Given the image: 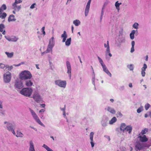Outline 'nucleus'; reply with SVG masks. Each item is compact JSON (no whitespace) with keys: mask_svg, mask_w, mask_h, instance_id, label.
<instances>
[{"mask_svg":"<svg viewBox=\"0 0 151 151\" xmlns=\"http://www.w3.org/2000/svg\"><path fill=\"white\" fill-rule=\"evenodd\" d=\"M104 46L105 48H106V49H110L109 46V41H107V43L104 44Z\"/></svg>","mask_w":151,"mask_h":151,"instance_id":"nucleus-46","label":"nucleus"},{"mask_svg":"<svg viewBox=\"0 0 151 151\" xmlns=\"http://www.w3.org/2000/svg\"><path fill=\"white\" fill-rule=\"evenodd\" d=\"M36 5V4L35 3H34L32 5H31V6H30V8L31 9H33L35 8V5Z\"/></svg>","mask_w":151,"mask_h":151,"instance_id":"nucleus-54","label":"nucleus"},{"mask_svg":"<svg viewBox=\"0 0 151 151\" xmlns=\"http://www.w3.org/2000/svg\"><path fill=\"white\" fill-rule=\"evenodd\" d=\"M143 110V106H141L137 110V112L138 113H140Z\"/></svg>","mask_w":151,"mask_h":151,"instance_id":"nucleus-41","label":"nucleus"},{"mask_svg":"<svg viewBox=\"0 0 151 151\" xmlns=\"http://www.w3.org/2000/svg\"><path fill=\"white\" fill-rule=\"evenodd\" d=\"M18 4L14 3L12 4V6H13V9L15 11L18 12L21 9V5H17Z\"/></svg>","mask_w":151,"mask_h":151,"instance_id":"nucleus-16","label":"nucleus"},{"mask_svg":"<svg viewBox=\"0 0 151 151\" xmlns=\"http://www.w3.org/2000/svg\"><path fill=\"white\" fill-rule=\"evenodd\" d=\"M14 86L15 88L18 89H21L23 86L22 81L18 78L15 80Z\"/></svg>","mask_w":151,"mask_h":151,"instance_id":"nucleus-11","label":"nucleus"},{"mask_svg":"<svg viewBox=\"0 0 151 151\" xmlns=\"http://www.w3.org/2000/svg\"><path fill=\"white\" fill-rule=\"evenodd\" d=\"M132 129V127L131 125H128L126 126L125 130H126L127 132H128L129 134H130L131 133Z\"/></svg>","mask_w":151,"mask_h":151,"instance_id":"nucleus-22","label":"nucleus"},{"mask_svg":"<svg viewBox=\"0 0 151 151\" xmlns=\"http://www.w3.org/2000/svg\"><path fill=\"white\" fill-rule=\"evenodd\" d=\"M22 2V1L21 0H15V2L14 3L18 4L21 3Z\"/></svg>","mask_w":151,"mask_h":151,"instance_id":"nucleus-51","label":"nucleus"},{"mask_svg":"<svg viewBox=\"0 0 151 151\" xmlns=\"http://www.w3.org/2000/svg\"><path fill=\"white\" fill-rule=\"evenodd\" d=\"M139 24L138 23L135 22L132 25V27L135 29H139Z\"/></svg>","mask_w":151,"mask_h":151,"instance_id":"nucleus-36","label":"nucleus"},{"mask_svg":"<svg viewBox=\"0 0 151 151\" xmlns=\"http://www.w3.org/2000/svg\"><path fill=\"white\" fill-rule=\"evenodd\" d=\"M117 121V119L115 117H114L109 122L110 124H112Z\"/></svg>","mask_w":151,"mask_h":151,"instance_id":"nucleus-30","label":"nucleus"},{"mask_svg":"<svg viewBox=\"0 0 151 151\" xmlns=\"http://www.w3.org/2000/svg\"><path fill=\"white\" fill-rule=\"evenodd\" d=\"M66 65L67 68V73L68 74L70 78L71 77V68L70 63L68 61L66 62Z\"/></svg>","mask_w":151,"mask_h":151,"instance_id":"nucleus-14","label":"nucleus"},{"mask_svg":"<svg viewBox=\"0 0 151 151\" xmlns=\"http://www.w3.org/2000/svg\"><path fill=\"white\" fill-rule=\"evenodd\" d=\"M32 97L34 100L37 103H39L42 101L41 96L37 91H35L34 92Z\"/></svg>","mask_w":151,"mask_h":151,"instance_id":"nucleus-7","label":"nucleus"},{"mask_svg":"<svg viewBox=\"0 0 151 151\" xmlns=\"http://www.w3.org/2000/svg\"><path fill=\"white\" fill-rule=\"evenodd\" d=\"M11 74L9 71L4 73L3 76V80L4 82L6 83H9L11 81Z\"/></svg>","mask_w":151,"mask_h":151,"instance_id":"nucleus-9","label":"nucleus"},{"mask_svg":"<svg viewBox=\"0 0 151 151\" xmlns=\"http://www.w3.org/2000/svg\"><path fill=\"white\" fill-rule=\"evenodd\" d=\"M39 65L38 64H36V67L37 68V69H40V68L39 67Z\"/></svg>","mask_w":151,"mask_h":151,"instance_id":"nucleus-64","label":"nucleus"},{"mask_svg":"<svg viewBox=\"0 0 151 151\" xmlns=\"http://www.w3.org/2000/svg\"><path fill=\"white\" fill-rule=\"evenodd\" d=\"M61 37L63 38L62 42H65V45L66 46H68L70 45L71 40V37L65 41L66 38L67 37V35L65 31H64L63 32V34H62L61 35Z\"/></svg>","mask_w":151,"mask_h":151,"instance_id":"nucleus-4","label":"nucleus"},{"mask_svg":"<svg viewBox=\"0 0 151 151\" xmlns=\"http://www.w3.org/2000/svg\"><path fill=\"white\" fill-rule=\"evenodd\" d=\"M116 115L117 117H122V114L120 112H117Z\"/></svg>","mask_w":151,"mask_h":151,"instance_id":"nucleus-52","label":"nucleus"},{"mask_svg":"<svg viewBox=\"0 0 151 151\" xmlns=\"http://www.w3.org/2000/svg\"><path fill=\"white\" fill-rule=\"evenodd\" d=\"M2 12H0V18L2 19H4L6 17L7 14L6 13Z\"/></svg>","mask_w":151,"mask_h":151,"instance_id":"nucleus-31","label":"nucleus"},{"mask_svg":"<svg viewBox=\"0 0 151 151\" xmlns=\"http://www.w3.org/2000/svg\"><path fill=\"white\" fill-rule=\"evenodd\" d=\"M148 128H145L144 129H143L142 130L141 133L142 134H146L147 132H148Z\"/></svg>","mask_w":151,"mask_h":151,"instance_id":"nucleus-39","label":"nucleus"},{"mask_svg":"<svg viewBox=\"0 0 151 151\" xmlns=\"http://www.w3.org/2000/svg\"><path fill=\"white\" fill-rule=\"evenodd\" d=\"M122 4V3H119L118 1L116 2L115 4V6L116 9L117 10L118 12L120 10V5Z\"/></svg>","mask_w":151,"mask_h":151,"instance_id":"nucleus-26","label":"nucleus"},{"mask_svg":"<svg viewBox=\"0 0 151 151\" xmlns=\"http://www.w3.org/2000/svg\"><path fill=\"white\" fill-rule=\"evenodd\" d=\"M134 51V47H132L131 49L130 52L133 53Z\"/></svg>","mask_w":151,"mask_h":151,"instance_id":"nucleus-55","label":"nucleus"},{"mask_svg":"<svg viewBox=\"0 0 151 151\" xmlns=\"http://www.w3.org/2000/svg\"><path fill=\"white\" fill-rule=\"evenodd\" d=\"M55 44V39L53 37H52L49 40V44L47 45V48L51 51H52L53 47Z\"/></svg>","mask_w":151,"mask_h":151,"instance_id":"nucleus-10","label":"nucleus"},{"mask_svg":"<svg viewBox=\"0 0 151 151\" xmlns=\"http://www.w3.org/2000/svg\"><path fill=\"white\" fill-rule=\"evenodd\" d=\"M73 24L76 26H78L81 24L80 21L78 19H76L73 21Z\"/></svg>","mask_w":151,"mask_h":151,"instance_id":"nucleus-28","label":"nucleus"},{"mask_svg":"<svg viewBox=\"0 0 151 151\" xmlns=\"http://www.w3.org/2000/svg\"><path fill=\"white\" fill-rule=\"evenodd\" d=\"M45 27H43L42 28V32L43 33V34L44 35H45Z\"/></svg>","mask_w":151,"mask_h":151,"instance_id":"nucleus-53","label":"nucleus"},{"mask_svg":"<svg viewBox=\"0 0 151 151\" xmlns=\"http://www.w3.org/2000/svg\"><path fill=\"white\" fill-rule=\"evenodd\" d=\"M45 111V110L43 109H41L39 111V113H41V112H44Z\"/></svg>","mask_w":151,"mask_h":151,"instance_id":"nucleus-61","label":"nucleus"},{"mask_svg":"<svg viewBox=\"0 0 151 151\" xmlns=\"http://www.w3.org/2000/svg\"><path fill=\"white\" fill-rule=\"evenodd\" d=\"M150 107V105L148 103H147L145 106V109L146 110H147Z\"/></svg>","mask_w":151,"mask_h":151,"instance_id":"nucleus-47","label":"nucleus"},{"mask_svg":"<svg viewBox=\"0 0 151 151\" xmlns=\"http://www.w3.org/2000/svg\"><path fill=\"white\" fill-rule=\"evenodd\" d=\"M94 134V133L93 132H91L90 133V139L91 141H93V137Z\"/></svg>","mask_w":151,"mask_h":151,"instance_id":"nucleus-40","label":"nucleus"},{"mask_svg":"<svg viewBox=\"0 0 151 151\" xmlns=\"http://www.w3.org/2000/svg\"><path fill=\"white\" fill-rule=\"evenodd\" d=\"M29 110L33 119L35 120L36 122L41 126L45 127V125L41 121L35 111L31 108H29Z\"/></svg>","mask_w":151,"mask_h":151,"instance_id":"nucleus-3","label":"nucleus"},{"mask_svg":"<svg viewBox=\"0 0 151 151\" xmlns=\"http://www.w3.org/2000/svg\"><path fill=\"white\" fill-rule=\"evenodd\" d=\"M118 40L120 43H124L125 42V37L123 35V30L119 31Z\"/></svg>","mask_w":151,"mask_h":151,"instance_id":"nucleus-12","label":"nucleus"},{"mask_svg":"<svg viewBox=\"0 0 151 151\" xmlns=\"http://www.w3.org/2000/svg\"><path fill=\"white\" fill-rule=\"evenodd\" d=\"M4 123L6 125V129L9 132H12L13 134L16 135L13 124L12 123L7 122H5Z\"/></svg>","mask_w":151,"mask_h":151,"instance_id":"nucleus-6","label":"nucleus"},{"mask_svg":"<svg viewBox=\"0 0 151 151\" xmlns=\"http://www.w3.org/2000/svg\"><path fill=\"white\" fill-rule=\"evenodd\" d=\"M17 134L16 135V136L17 137H22L23 136V134L19 131L17 130Z\"/></svg>","mask_w":151,"mask_h":151,"instance_id":"nucleus-32","label":"nucleus"},{"mask_svg":"<svg viewBox=\"0 0 151 151\" xmlns=\"http://www.w3.org/2000/svg\"><path fill=\"white\" fill-rule=\"evenodd\" d=\"M147 68V65L146 64L144 63L143 64V67L141 69V74L143 77H144L145 76V71L146 70V69Z\"/></svg>","mask_w":151,"mask_h":151,"instance_id":"nucleus-17","label":"nucleus"},{"mask_svg":"<svg viewBox=\"0 0 151 151\" xmlns=\"http://www.w3.org/2000/svg\"><path fill=\"white\" fill-rule=\"evenodd\" d=\"M33 92V90L31 88H24L20 91V93L24 96L30 97Z\"/></svg>","mask_w":151,"mask_h":151,"instance_id":"nucleus-2","label":"nucleus"},{"mask_svg":"<svg viewBox=\"0 0 151 151\" xmlns=\"http://www.w3.org/2000/svg\"><path fill=\"white\" fill-rule=\"evenodd\" d=\"M97 58L99 60V62L101 65L103 71L105 72L107 75L109 76L110 77L111 76V74L109 72L107 68H106L105 65L104 63L102 60L99 56L97 57Z\"/></svg>","mask_w":151,"mask_h":151,"instance_id":"nucleus-5","label":"nucleus"},{"mask_svg":"<svg viewBox=\"0 0 151 151\" xmlns=\"http://www.w3.org/2000/svg\"><path fill=\"white\" fill-rule=\"evenodd\" d=\"M6 65H5L2 63H0V68L1 69H4L6 68Z\"/></svg>","mask_w":151,"mask_h":151,"instance_id":"nucleus-45","label":"nucleus"},{"mask_svg":"<svg viewBox=\"0 0 151 151\" xmlns=\"http://www.w3.org/2000/svg\"><path fill=\"white\" fill-rule=\"evenodd\" d=\"M32 77L30 72L28 70H24L22 71L19 74V78L22 80L30 79Z\"/></svg>","mask_w":151,"mask_h":151,"instance_id":"nucleus-1","label":"nucleus"},{"mask_svg":"<svg viewBox=\"0 0 151 151\" xmlns=\"http://www.w3.org/2000/svg\"><path fill=\"white\" fill-rule=\"evenodd\" d=\"M108 120V118L106 116H104L101 121V123L102 126L105 127L107 125V122Z\"/></svg>","mask_w":151,"mask_h":151,"instance_id":"nucleus-13","label":"nucleus"},{"mask_svg":"<svg viewBox=\"0 0 151 151\" xmlns=\"http://www.w3.org/2000/svg\"><path fill=\"white\" fill-rule=\"evenodd\" d=\"M6 68H8V70H11L13 68V67L12 65L9 66L8 65H6Z\"/></svg>","mask_w":151,"mask_h":151,"instance_id":"nucleus-48","label":"nucleus"},{"mask_svg":"<svg viewBox=\"0 0 151 151\" xmlns=\"http://www.w3.org/2000/svg\"><path fill=\"white\" fill-rule=\"evenodd\" d=\"M105 55L106 57H107L108 55H109L110 57L112 56V55L110 53V49H106L105 52Z\"/></svg>","mask_w":151,"mask_h":151,"instance_id":"nucleus-29","label":"nucleus"},{"mask_svg":"<svg viewBox=\"0 0 151 151\" xmlns=\"http://www.w3.org/2000/svg\"><path fill=\"white\" fill-rule=\"evenodd\" d=\"M104 8H102L100 18V19L101 22V21H102V19L103 18V16L104 15Z\"/></svg>","mask_w":151,"mask_h":151,"instance_id":"nucleus-42","label":"nucleus"},{"mask_svg":"<svg viewBox=\"0 0 151 151\" xmlns=\"http://www.w3.org/2000/svg\"><path fill=\"white\" fill-rule=\"evenodd\" d=\"M104 137L107 139H108L109 141H110V137L109 136L107 135H105L104 136Z\"/></svg>","mask_w":151,"mask_h":151,"instance_id":"nucleus-59","label":"nucleus"},{"mask_svg":"<svg viewBox=\"0 0 151 151\" xmlns=\"http://www.w3.org/2000/svg\"><path fill=\"white\" fill-rule=\"evenodd\" d=\"M147 113L148 114V116L151 118V111L147 112Z\"/></svg>","mask_w":151,"mask_h":151,"instance_id":"nucleus-60","label":"nucleus"},{"mask_svg":"<svg viewBox=\"0 0 151 151\" xmlns=\"http://www.w3.org/2000/svg\"><path fill=\"white\" fill-rule=\"evenodd\" d=\"M126 125L124 123H122L120 126V129L121 131L124 132L126 128Z\"/></svg>","mask_w":151,"mask_h":151,"instance_id":"nucleus-27","label":"nucleus"},{"mask_svg":"<svg viewBox=\"0 0 151 151\" xmlns=\"http://www.w3.org/2000/svg\"><path fill=\"white\" fill-rule=\"evenodd\" d=\"M42 147L45 149L47 151H54L45 144H43Z\"/></svg>","mask_w":151,"mask_h":151,"instance_id":"nucleus-34","label":"nucleus"},{"mask_svg":"<svg viewBox=\"0 0 151 151\" xmlns=\"http://www.w3.org/2000/svg\"><path fill=\"white\" fill-rule=\"evenodd\" d=\"M91 67L93 70V77H92V83L94 85H95V75L94 72L93 71V67L92 66H91Z\"/></svg>","mask_w":151,"mask_h":151,"instance_id":"nucleus-37","label":"nucleus"},{"mask_svg":"<svg viewBox=\"0 0 151 151\" xmlns=\"http://www.w3.org/2000/svg\"><path fill=\"white\" fill-rule=\"evenodd\" d=\"M128 68L130 69L131 70H133L134 69L133 65L132 64H130L129 65H128L127 66Z\"/></svg>","mask_w":151,"mask_h":151,"instance_id":"nucleus-49","label":"nucleus"},{"mask_svg":"<svg viewBox=\"0 0 151 151\" xmlns=\"http://www.w3.org/2000/svg\"><path fill=\"white\" fill-rule=\"evenodd\" d=\"M55 84L59 87L63 88H65L66 85V81H62L58 79L55 81Z\"/></svg>","mask_w":151,"mask_h":151,"instance_id":"nucleus-8","label":"nucleus"},{"mask_svg":"<svg viewBox=\"0 0 151 151\" xmlns=\"http://www.w3.org/2000/svg\"><path fill=\"white\" fill-rule=\"evenodd\" d=\"M91 146L92 147H93L94 146V143L93 142V141H91Z\"/></svg>","mask_w":151,"mask_h":151,"instance_id":"nucleus-62","label":"nucleus"},{"mask_svg":"<svg viewBox=\"0 0 151 151\" xmlns=\"http://www.w3.org/2000/svg\"><path fill=\"white\" fill-rule=\"evenodd\" d=\"M5 28V26L3 24H0V32H2L3 31V29Z\"/></svg>","mask_w":151,"mask_h":151,"instance_id":"nucleus-44","label":"nucleus"},{"mask_svg":"<svg viewBox=\"0 0 151 151\" xmlns=\"http://www.w3.org/2000/svg\"><path fill=\"white\" fill-rule=\"evenodd\" d=\"M29 151H35L34 148V145L33 141L30 140L29 142Z\"/></svg>","mask_w":151,"mask_h":151,"instance_id":"nucleus-18","label":"nucleus"},{"mask_svg":"<svg viewBox=\"0 0 151 151\" xmlns=\"http://www.w3.org/2000/svg\"><path fill=\"white\" fill-rule=\"evenodd\" d=\"M137 32V30H132L130 34V37L131 39L132 40L134 38V35L136 32Z\"/></svg>","mask_w":151,"mask_h":151,"instance_id":"nucleus-23","label":"nucleus"},{"mask_svg":"<svg viewBox=\"0 0 151 151\" xmlns=\"http://www.w3.org/2000/svg\"><path fill=\"white\" fill-rule=\"evenodd\" d=\"M13 66H16V67H17V66H19L20 65V64H19H19H17V65H16V64H14Z\"/></svg>","mask_w":151,"mask_h":151,"instance_id":"nucleus-63","label":"nucleus"},{"mask_svg":"<svg viewBox=\"0 0 151 151\" xmlns=\"http://www.w3.org/2000/svg\"><path fill=\"white\" fill-rule=\"evenodd\" d=\"M60 110L62 111H63V112H64L65 111V105L64 107V108H60Z\"/></svg>","mask_w":151,"mask_h":151,"instance_id":"nucleus-57","label":"nucleus"},{"mask_svg":"<svg viewBox=\"0 0 151 151\" xmlns=\"http://www.w3.org/2000/svg\"><path fill=\"white\" fill-rule=\"evenodd\" d=\"M14 16L13 14L11 15L9 17L8 19V21L9 22L15 21L16 20V19L14 18Z\"/></svg>","mask_w":151,"mask_h":151,"instance_id":"nucleus-24","label":"nucleus"},{"mask_svg":"<svg viewBox=\"0 0 151 151\" xmlns=\"http://www.w3.org/2000/svg\"><path fill=\"white\" fill-rule=\"evenodd\" d=\"M5 37L9 41H11V40H11V37H7L6 36H5Z\"/></svg>","mask_w":151,"mask_h":151,"instance_id":"nucleus-56","label":"nucleus"},{"mask_svg":"<svg viewBox=\"0 0 151 151\" xmlns=\"http://www.w3.org/2000/svg\"><path fill=\"white\" fill-rule=\"evenodd\" d=\"M143 148V146L140 143H137L135 146V150H140Z\"/></svg>","mask_w":151,"mask_h":151,"instance_id":"nucleus-20","label":"nucleus"},{"mask_svg":"<svg viewBox=\"0 0 151 151\" xmlns=\"http://www.w3.org/2000/svg\"><path fill=\"white\" fill-rule=\"evenodd\" d=\"M18 38L15 36H13L11 37V39L10 40L12 42H16L18 40Z\"/></svg>","mask_w":151,"mask_h":151,"instance_id":"nucleus-38","label":"nucleus"},{"mask_svg":"<svg viewBox=\"0 0 151 151\" xmlns=\"http://www.w3.org/2000/svg\"><path fill=\"white\" fill-rule=\"evenodd\" d=\"M132 47H134L135 45V42L134 41H132L131 42Z\"/></svg>","mask_w":151,"mask_h":151,"instance_id":"nucleus-58","label":"nucleus"},{"mask_svg":"<svg viewBox=\"0 0 151 151\" xmlns=\"http://www.w3.org/2000/svg\"><path fill=\"white\" fill-rule=\"evenodd\" d=\"M107 111L112 114H114L116 113V111L113 108L110 106H108L107 107Z\"/></svg>","mask_w":151,"mask_h":151,"instance_id":"nucleus-25","label":"nucleus"},{"mask_svg":"<svg viewBox=\"0 0 151 151\" xmlns=\"http://www.w3.org/2000/svg\"><path fill=\"white\" fill-rule=\"evenodd\" d=\"M5 53L9 58H12L14 55V53L13 52L9 53L8 52H6Z\"/></svg>","mask_w":151,"mask_h":151,"instance_id":"nucleus-35","label":"nucleus"},{"mask_svg":"<svg viewBox=\"0 0 151 151\" xmlns=\"http://www.w3.org/2000/svg\"><path fill=\"white\" fill-rule=\"evenodd\" d=\"M109 1L108 0H106L104 2L102 8H104V9L105 7L109 3Z\"/></svg>","mask_w":151,"mask_h":151,"instance_id":"nucleus-43","label":"nucleus"},{"mask_svg":"<svg viewBox=\"0 0 151 151\" xmlns=\"http://www.w3.org/2000/svg\"><path fill=\"white\" fill-rule=\"evenodd\" d=\"M25 81V84L28 87L30 86H32L33 83L29 79L26 80Z\"/></svg>","mask_w":151,"mask_h":151,"instance_id":"nucleus-21","label":"nucleus"},{"mask_svg":"<svg viewBox=\"0 0 151 151\" xmlns=\"http://www.w3.org/2000/svg\"><path fill=\"white\" fill-rule=\"evenodd\" d=\"M138 138H139V140L141 142H146L148 141V139L145 135L143 136H139Z\"/></svg>","mask_w":151,"mask_h":151,"instance_id":"nucleus-19","label":"nucleus"},{"mask_svg":"<svg viewBox=\"0 0 151 151\" xmlns=\"http://www.w3.org/2000/svg\"><path fill=\"white\" fill-rule=\"evenodd\" d=\"M91 1V0H88L86 5L85 11V15L86 17L88 15L89 13Z\"/></svg>","mask_w":151,"mask_h":151,"instance_id":"nucleus-15","label":"nucleus"},{"mask_svg":"<svg viewBox=\"0 0 151 151\" xmlns=\"http://www.w3.org/2000/svg\"><path fill=\"white\" fill-rule=\"evenodd\" d=\"M50 51H51L49 49L47 48L46 50L45 51L42 53L41 55L42 56H43L44 54L49 53Z\"/></svg>","mask_w":151,"mask_h":151,"instance_id":"nucleus-50","label":"nucleus"},{"mask_svg":"<svg viewBox=\"0 0 151 151\" xmlns=\"http://www.w3.org/2000/svg\"><path fill=\"white\" fill-rule=\"evenodd\" d=\"M6 6L5 4H3L1 7L0 8V12H3L4 10H6Z\"/></svg>","mask_w":151,"mask_h":151,"instance_id":"nucleus-33","label":"nucleus"}]
</instances>
